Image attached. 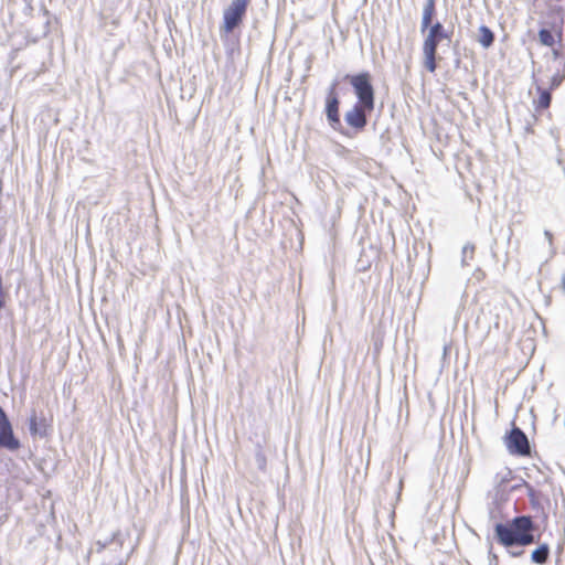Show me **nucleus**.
I'll return each mask as SVG.
<instances>
[{
    "label": "nucleus",
    "instance_id": "1",
    "mask_svg": "<svg viewBox=\"0 0 565 565\" xmlns=\"http://www.w3.org/2000/svg\"><path fill=\"white\" fill-rule=\"evenodd\" d=\"M534 531L535 524L530 515L515 516L494 526L497 541L504 547L527 546L535 543Z\"/></svg>",
    "mask_w": 565,
    "mask_h": 565
},
{
    "label": "nucleus",
    "instance_id": "2",
    "mask_svg": "<svg viewBox=\"0 0 565 565\" xmlns=\"http://www.w3.org/2000/svg\"><path fill=\"white\" fill-rule=\"evenodd\" d=\"M450 35L445 31L440 22L433 24L423 42V64L429 73L437 70V47L443 40H449Z\"/></svg>",
    "mask_w": 565,
    "mask_h": 565
},
{
    "label": "nucleus",
    "instance_id": "3",
    "mask_svg": "<svg viewBox=\"0 0 565 565\" xmlns=\"http://www.w3.org/2000/svg\"><path fill=\"white\" fill-rule=\"evenodd\" d=\"M564 24V12L561 8L550 11L545 26L539 31L540 43L547 47H553L555 44L562 43Z\"/></svg>",
    "mask_w": 565,
    "mask_h": 565
},
{
    "label": "nucleus",
    "instance_id": "4",
    "mask_svg": "<svg viewBox=\"0 0 565 565\" xmlns=\"http://www.w3.org/2000/svg\"><path fill=\"white\" fill-rule=\"evenodd\" d=\"M344 79L353 87L354 94L358 97L356 104H361L365 108H374V88L372 85V76L369 72L352 75L348 74Z\"/></svg>",
    "mask_w": 565,
    "mask_h": 565
},
{
    "label": "nucleus",
    "instance_id": "5",
    "mask_svg": "<svg viewBox=\"0 0 565 565\" xmlns=\"http://www.w3.org/2000/svg\"><path fill=\"white\" fill-rule=\"evenodd\" d=\"M248 0H233L231 6L224 11L223 30L226 33L232 32L245 17Z\"/></svg>",
    "mask_w": 565,
    "mask_h": 565
},
{
    "label": "nucleus",
    "instance_id": "6",
    "mask_svg": "<svg viewBox=\"0 0 565 565\" xmlns=\"http://www.w3.org/2000/svg\"><path fill=\"white\" fill-rule=\"evenodd\" d=\"M53 415L51 413L45 414L44 412L32 409L29 418V430L30 434L35 437H46L52 427Z\"/></svg>",
    "mask_w": 565,
    "mask_h": 565
},
{
    "label": "nucleus",
    "instance_id": "7",
    "mask_svg": "<svg viewBox=\"0 0 565 565\" xmlns=\"http://www.w3.org/2000/svg\"><path fill=\"white\" fill-rule=\"evenodd\" d=\"M507 447L511 454L520 456H529L531 448L526 435L519 428L514 427L507 437Z\"/></svg>",
    "mask_w": 565,
    "mask_h": 565
},
{
    "label": "nucleus",
    "instance_id": "8",
    "mask_svg": "<svg viewBox=\"0 0 565 565\" xmlns=\"http://www.w3.org/2000/svg\"><path fill=\"white\" fill-rule=\"evenodd\" d=\"M324 110H326V115H327L329 125L335 130L339 129V127L341 126L340 100H339V97H338V94L335 90V84H333L330 87V89L327 94Z\"/></svg>",
    "mask_w": 565,
    "mask_h": 565
},
{
    "label": "nucleus",
    "instance_id": "9",
    "mask_svg": "<svg viewBox=\"0 0 565 565\" xmlns=\"http://www.w3.org/2000/svg\"><path fill=\"white\" fill-rule=\"evenodd\" d=\"M0 447L7 448L12 451L20 448V441L14 437L11 423L1 406H0Z\"/></svg>",
    "mask_w": 565,
    "mask_h": 565
},
{
    "label": "nucleus",
    "instance_id": "10",
    "mask_svg": "<svg viewBox=\"0 0 565 565\" xmlns=\"http://www.w3.org/2000/svg\"><path fill=\"white\" fill-rule=\"evenodd\" d=\"M374 108H365L361 104H354L353 107L345 113L344 119L347 124L355 129L362 131L367 124V115H370Z\"/></svg>",
    "mask_w": 565,
    "mask_h": 565
},
{
    "label": "nucleus",
    "instance_id": "11",
    "mask_svg": "<svg viewBox=\"0 0 565 565\" xmlns=\"http://www.w3.org/2000/svg\"><path fill=\"white\" fill-rule=\"evenodd\" d=\"M435 15V0H427L424 7L423 11V18H422V31H425L426 29L429 30V28L433 25L431 21Z\"/></svg>",
    "mask_w": 565,
    "mask_h": 565
},
{
    "label": "nucleus",
    "instance_id": "12",
    "mask_svg": "<svg viewBox=\"0 0 565 565\" xmlns=\"http://www.w3.org/2000/svg\"><path fill=\"white\" fill-rule=\"evenodd\" d=\"M478 42L484 47H490L494 42V33L486 25L478 29Z\"/></svg>",
    "mask_w": 565,
    "mask_h": 565
},
{
    "label": "nucleus",
    "instance_id": "13",
    "mask_svg": "<svg viewBox=\"0 0 565 565\" xmlns=\"http://www.w3.org/2000/svg\"><path fill=\"white\" fill-rule=\"evenodd\" d=\"M550 556V546L546 543L541 544L531 554V559L536 564H545Z\"/></svg>",
    "mask_w": 565,
    "mask_h": 565
},
{
    "label": "nucleus",
    "instance_id": "14",
    "mask_svg": "<svg viewBox=\"0 0 565 565\" xmlns=\"http://www.w3.org/2000/svg\"><path fill=\"white\" fill-rule=\"evenodd\" d=\"M552 100L551 93L547 89L539 88L537 99L534 102L536 110L546 109L550 107Z\"/></svg>",
    "mask_w": 565,
    "mask_h": 565
},
{
    "label": "nucleus",
    "instance_id": "15",
    "mask_svg": "<svg viewBox=\"0 0 565 565\" xmlns=\"http://www.w3.org/2000/svg\"><path fill=\"white\" fill-rule=\"evenodd\" d=\"M256 460L260 470H265L267 466V458L262 447L256 452Z\"/></svg>",
    "mask_w": 565,
    "mask_h": 565
},
{
    "label": "nucleus",
    "instance_id": "16",
    "mask_svg": "<svg viewBox=\"0 0 565 565\" xmlns=\"http://www.w3.org/2000/svg\"><path fill=\"white\" fill-rule=\"evenodd\" d=\"M561 289L565 292V274L562 276L561 279Z\"/></svg>",
    "mask_w": 565,
    "mask_h": 565
}]
</instances>
